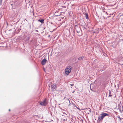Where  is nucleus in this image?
Masks as SVG:
<instances>
[{
    "mask_svg": "<svg viewBox=\"0 0 123 123\" xmlns=\"http://www.w3.org/2000/svg\"><path fill=\"white\" fill-rule=\"evenodd\" d=\"M79 24L80 26H83L84 28H86L85 27L86 25L83 21H81L80 22Z\"/></svg>",
    "mask_w": 123,
    "mask_h": 123,
    "instance_id": "4",
    "label": "nucleus"
},
{
    "mask_svg": "<svg viewBox=\"0 0 123 123\" xmlns=\"http://www.w3.org/2000/svg\"><path fill=\"white\" fill-rule=\"evenodd\" d=\"M120 119H121L119 117H118Z\"/></svg>",
    "mask_w": 123,
    "mask_h": 123,
    "instance_id": "24",
    "label": "nucleus"
},
{
    "mask_svg": "<svg viewBox=\"0 0 123 123\" xmlns=\"http://www.w3.org/2000/svg\"><path fill=\"white\" fill-rule=\"evenodd\" d=\"M91 85H90V88L92 90V89L91 88Z\"/></svg>",
    "mask_w": 123,
    "mask_h": 123,
    "instance_id": "17",
    "label": "nucleus"
},
{
    "mask_svg": "<svg viewBox=\"0 0 123 123\" xmlns=\"http://www.w3.org/2000/svg\"><path fill=\"white\" fill-rule=\"evenodd\" d=\"M101 116H99L98 118V120L99 121L102 120L103 118L106 116H110L108 114L103 112L101 114Z\"/></svg>",
    "mask_w": 123,
    "mask_h": 123,
    "instance_id": "1",
    "label": "nucleus"
},
{
    "mask_svg": "<svg viewBox=\"0 0 123 123\" xmlns=\"http://www.w3.org/2000/svg\"><path fill=\"white\" fill-rule=\"evenodd\" d=\"M104 8H103L102 9L103 10L104 9Z\"/></svg>",
    "mask_w": 123,
    "mask_h": 123,
    "instance_id": "26",
    "label": "nucleus"
},
{
    "mask_svg": "<svg viewBox=\"0 0 123 123\" xmlns=\"http://www.w3.org/2000/svg\"><path fill=\"white\" fill-rule=\"evenodd\" d=\"M106 14H108L107 13V12H106Z\"/></svg>",
    "mask_w": 123,
    "mask_h": 123,
    "instance_id": "21",
    "label": "nucleus"
},
{
    "mask_svg": "<svg viewBox=\"0 0 123 123\" xmlns=\"http://www.w3.org/2000/svg\"><path fill=\"white\" fill-rule=\"evenodd\" d=\"M72 67L70 66H68L65 70L66 74L68 75L71 72Z\"/></svg>",
    "mask_w": 123,
    "mask_h": 123,
    "instance_id": "3",
    "label": "nucleus"
},
{
    "mask_svg": "<svg viewBox=\"0 0 123 123\" xmlns=\"http://www.w3.org/2000/svg\"><path fill=\"white\" fill-rule=\"evenodd\" d=\"M109 97H111V96H112V95L111 94V91H109Z\"/></svg>",
    "mask_w": 123,
    "mask_h": 123,
    "instance_id": "14",
    "label": "nucleus"
},
{
    "mask_svg": "<svg viewBox=\"0 0 123 123\" xmlns=\"http://www.w3.org/2000/svg\"><path fill=\"white\" fill-rule=\"evenodd\" d=\"M102 66V68L103 67V66H104L103 65H101V66Z\"/></svg>",
    "mask_w": 123,
    "mask_h": 123,
    "instance_id": "20",
    "label": "nucleus"
},
{
    "mask_svg": "<svg viewBox=\"0 0 123 123\" xmlns=\"http://www.w3.org/2000/svg\"><path fill=\"white\" fill-rule=\"evenodd\" d=\"M70 85L71 86H73L74 85V84H70Z\"/></svg>",
    "mask_w": 123,
    "mask_h": 123,
    "instance_id": "18",
    "label": "nucleus"
},
{
    "mask_svg": "<svg viewBox=\"0 0 123 123\" xmlns=\"http://www.w3.org/2000/svg\"><path fill=\"white\" fill-rule=\"evenodd\" d=\"M2 2V0H0V5H1Z\"/></svg>",
    "mask_w": 123,
    "mask_h": 123,
    "instance_id": "15",
    "label": "nucleus"
},
{
    "mask_svg": "<svg viewBox=\"0 0 123 123\" xmlns=\"http://www.w3.org/2000/svg\"><path fill=\"white\" fill-rule=\"evenodd\" d=\"M100 70H102V71H103V70H104V69H102V68H101V69H100Z\"/></svg>",
    "mask_w": 123,
    "mask_h": 123,
    "instance_id": "19",
    "label": "nucleus"
},
{
    "mask_svg": "<svg viewBox=\"0 0 123 123\" xmlns=\"http://www.w3.org/2000/svg\"><path fill=\"white\" fill-rule=\"evenodd\" d=\"M68 100V101H69V102H70L69 100Z\"/></svg>",
    "mask_w": 123,
    "mask_h": 123,
    "instance_id": "25",
    "label": "nucleus"
},
{
    "mask_svg": "<svg viewBox=\"0 0 123 123\" xmlns=\"http://www.w3.org/2000/svg\"><path fill=\"white\" fill-rule=\"evenodd\" d=\"M36 31H38L36 30Z\"/></svg>",
    "mask_w": 123,
    "mask_h": 123,
    "instance_id": "23",
    "label": "nucleus"
},
{
    "mask_svg": "<svg viewBox=\"0 0 123 123\" xmlns=\"http://www.w3.org/2000/svg\"><path fill=\"white\" fill-rule=\"evenodd\" d=\"M51 89L52 90H54L56 88V85L55 84H53L51 86Z\"/></svg>",
    "mask_w": 123,
    "mask_h": 123,
    "instance_id": "8",
    "label": "nucleus"
},
{
    "mask_svg": "<svg viewBox=\"0 0 123 123\" xmlns=\"http://www.w3.org/2000/svg\"><path fill=\"white\" fill-rule=\"evenodd\" d=\"M85 17L87 19H89V17L88 16V14L87 13H85Z\"/></svg>",
    "mask_w": 123,
    "mask_h": 123,
    "instance_id": "11",
    "label": "nucleus"
},
{
    "mask_svg": "<svg viewBox=\"0 0 123 123\" xmlns=\"http://www.w3.org/2000/svg\"><path fill=\"white\" fill-rule=\"evenodd\" d=\"M84 57L83 56H82L81 57H80L78 58V60H81L83 59Z\"/></svg>",
    "mask_w": 123,
    "mask_h": 123,
    "instance_id": "13",
    "label": "nucleus"
},
{
    "mask_svg": "<svg viewBox=\"0 0 123 123\" xmlns=\"http://www.w3.org/2000/svg\"><path fill=\"white\" fill-rule=\"evenodd\" d=\"M118 109L120 112H122L123 111V107L121 106H118Z\"/></svg>",
    "mask_w": 123,
    "mask_h": 123,
    "instance_id": "9",
    "label": "nucleus"
},
{
    "mask_svg": "<svg viewBox=\"0 0 123 123\" xmlns=\"http://www.w3.org/2000/svg\"><path fill=\"white\" fill-rule=\"evenodd\" d=\"M9 111H10V109H9Z\"/></svg>",
    "mask_w": 123,
    "mask_h": 123,
    "instance_id": "22",
    "label": "nucleus"
},
{
    "mask_svg": "<svg viewBox=\"0 0 123 123\" xmlns=\"http://www.w3.org/2000/svg\"><path fill=\"white\" fill-rule=\"evenodd\" d=\"M38 21L41 23H44V19H39L38 20Z\"/></svg>",
    "mask_w": 123,
    "mask_h": 123,
    "instance_id": "12",
    "label": "nucleus"
},
{
    "mask_svg": "<svg viewBox=\"0 0 123 123\" xmlns=\"http://www.w3.org/2000/svg\"><path fill=\"white\" fill-rule=\"evenodd\" d=\"M46 99L44 100L43 102H41L40 103V104L42 105H45L47 104V102L46 101Z\"/></svg>",
    "mask_w": 123,
    "mask_h": 123,
    "instance_id": "6",
    "label": "nucleus"
},
{
    "mask_svg": "<svg viewBox=\"0 0 123 123\" xmlns=\"http://www.w3.org/2000/svg\"><path fill=\"white\" fill-rule=\"evenodd\" d=\"M105 11H104L103 12H105Z\"/></svg>",
    "mask_w": 123,
    "mask_h": 123,
    "instance_id": "28",
    "label": "nucleus"
},
{
    "mask_svg": "<svg viewBox=\"0 0 123 123\" xmlns=\"http://www.w3.org/2000/svg\"><path fill=\"white\" fill-rule=\"evenodd\" d=\"M58 13V12H55L54 13V15L56 16H59L61 14L60 13Z\"/></svg>",
    "mask_w": 123,
    "mask_h": 123,
    "instance_id": "10",
    "label": "nucleus"
},
{
    "mask_svg": "<svg viewBox=\"0 0 123 123\" xmlns=\"http://www.w3.org/2000/svg\"><path fill=\"white\" fill-rule=\"evenodd\" d=\"M47 61V60L45 58L41 62V64L43 65H44L45 64Z\"/></svg>",
    "mask_w": 123,
    "mask_h": 123,
    "instance_id": "7",
    "label": "nucleus"
},
{
    "mask_svg": "<svg viewBox=\"0 0 123 123\" xmlns=\"http://www.w3.org/2000/svg\"><path fill=\"white\" fill-rule=\"evenodd\" d=\"M75 29L77 32L78 33H79L81 31V29L80 27H79L77 25H75Z\"/></svg>",
    "mask_w": 123,
    "mask_h": 123,
    "instance_id": "5",
    "label": "nucleus"
},
{
    "mask_svg": "<svg viewBox=\"0 0 123 123\" xmlns=\"http://www.w3.org/2000/svg\"><path fill=\"white\" fill-rule=\"evenodd\" d=\"M24 38L26 42H28L29 39L30 38V35L28 33L25 32L24 34Z\"/></svg>",
    "mask_w": 123,
    "mask_h": 123,
    "instance_id": "2",
    "label": "nucleus"
},
{
    "mask_svg": "<svg viewBox=\"0 0 123 123\" xmlns=\"http://www.w3.org/2000/svg\"><path fill=\"white\" fill-rule=\"evenodd\" d=\"M50 36V35H49L48 36V37H49Z\"/></svg>",
    "mask_w": 123,
    "mask_h": 123,
    "instance_id": "27",
    "label": "nucleus"
},
{
    "mask_svg": "<svg viewBox=\"0 0 123 123\" xmlns=\"http://www.w3.org/2000/svg\"><path fill=\"white\" fill-rule=\"evenodd\" d=\"M89 109V112L90 113H91V110L90 109V108Z\"/></svg>",
    "mask_w": 123,
    "mask_h": 123,
    "instance_id": "16",
    "label": "nucleus"
}]
</instances>
